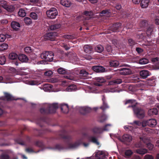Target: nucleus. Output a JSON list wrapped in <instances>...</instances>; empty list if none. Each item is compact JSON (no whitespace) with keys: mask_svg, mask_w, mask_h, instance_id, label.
I'll use <instances>...</instances> for the list:
<instances>
[{"mask_svg":"<svg viewBox=\"0 0 159 159\" xmlns=\"http://www.w3.org/2000/svg\"><path fill=\"white\" fill-rule=\"evenodd\" d=\"M58 107L57 103L48 104L46 105L44 107L41 108L40 109V111L42 114L46 115L55 113Z\"/></svg>","mask_w":159,"mask_h":159,"instance_id":"obj_1","label":"nucleus"},{"mask_svg":"<svg viewBox=\"0 0 159 159\" xmlns=\"http://www.w3.org/2000/svg\"><path fill=\"white\" fill-rule=\"evenodd\" d=\"M132 107L134 114L139 119H142L145 116V112L144 110L142 108L136 107L135 104L129 106L128 108Z\"/></svg>","mask_w":159,"mask_h":159,"instance_id":"obj_2","label":"nucleus"},{"mask_svg":"<svg viewBox=\"0 0 159 159\" xmlns=\"http://www.w3.org/2000/svg\"><path fill=\"white\" fill-rule=\"evenodd\" d=\"M4 96H2L0 97V105L2 107L5 105L7 101H10L15 100L14 97L8 93H4Z\"/></svg>","mask_w":159,"mask_h":159,"instance_id":"obj_3","label":"nucleus"},{"mask_svg":"<svg viewBox=\"0 0 159 159\" xmlns=\"http://www.w3.org/2000/svg\"><path fill=\"white\" fill-rule=\"evenodd\" d=\"M54 54L51 51H45L42 53L40 57L46 61H52L53 60Z\"/></svg>","mask_w":159,"mask_h":159,"instance_id":"obj_4","label":"nucleus"},{"mask_svg":"<svg viewBox=\"0 0 159 159\" xmlns=\"http://www.w3.org/2000/svg\"><path fill=\"white\" fill-rule=\"evenodd\" d=\"M46 14L48 18L51 19H54L58 15V12L56 8L53 7L47 10L46 11Z\"/></svg>","mask_w":159,"mask_h":159,"instance_id":"obj_5","label":"nucleus"},{"mask_svg":"<svg viewBox=\"0 0 159 159\" xmlns=\"http://www.w3.org/2000/svg\"><path fill=\"white\" fill-rule=\"evenodd\" d=\"M157 124V121L154 119H151L148 120H144L142 123V125L144 127L148 126L153 127Z\"/></svg>","mask_w":159,"mask_h":159,"instance_id":"obj_6","label":"nucleus"},{"mask_svg":"<svg viewBox=\"0 0 159 159\" xmlns=\"http://www.w3.org/2000/svg\"><path fill=\"white\" fill-rule=\"evenodd\" d=\"M111 124H107L102 129L101 128H99L97 127H95L93 128L92 129V132L94 134H100L101 133L102 130L105 131H108L109 129H107V127L108 126H111Z\"/></svg>","mask_w":159,"mask_h":159,"instance_id":"obj_7","label":"nucleus"},{"mask_svg":"<svg viewBox=\"0 0 159 159\" xmlns=\"http://www.w3.org/2000/svg\"><path fill=\"white\" fill-rule=\"evenodd\" d=\"M57 35V34L56 32L48 33L44 35V38L45 40L54 41Z\"/></svg>","mask_w":159,"mask_h":159,"instance_id":"obj_8","label":"nucleus"},{"mask_svg":"<svg viewBox=\"0 0 159 159\" xmlns=\"http://www.w3.org/2000/svg\"><path fill=\"white\" fill-rule=\"evenodd\" d=\"M122 24L120 23H116L110 26L109 29L113 32H119L121 29Z\"/></svg>","mask_w":159,"mask_h":159,"instance_id":"obj_9","label":"nucleus"},{"mask_svg":"<svg viewBox=\"0 0 159 159\" xmlns=\"http://www.w3.org/2000/svg\"><path fill=\"white\" fill-rule=\"evenodd\" d=\"M132 139V136L129 134H124L121 138L119 139L120 141L126 144L130 142Z\"/></svg>","mask_w":159,"mask_h":159,"instance_id":"obj_10","label":"nucleus"},{"mask_svg":"<svg viewBox=\"0 0 159 159\" xmlns=\"http://www.w3.org/2000/svg\"><path fill=\"white\" fill-rule=\"evenodd\" d=\"M92 69L97 73H103L105 72L106 69L102 66L95 65L92 67Z\"/></svg>","mask_w":159,"mask_h":159,"instance_id":"obj_11","label":"nucleus"},{"mask_svg":"<svg viewBox=\"0 0 159 159\" xmlns=\"http://www.w3.org/2000/svg\"><path fill=\"white\" fill-rule=\"evenodd\" d=\"M80 144L79 141H76L74 143H67V147L68 149H74L77 148Z\"/></svg>","mask_w":159,"mask_h":159,"instance_id":"obj_12","label":"nucleus"},{"mask_svg":"<svg viewBox=\"0 0 159 159\" xmlns=\"http://www.w3.org/2000/svg\"><path fill=\"white\" fill-rule=\"evenodd\" d=\"M18 56L17 54L15 53H10L9 55V59L11 60H15L13 62L16 66H18L19 64V62L17 60V59L18 58Z\"/></svg>","mask_w":159,"mask_h":159,"instance_id":"obj_13","label":"nucleus"},{"mask_svg":"<svg viewBox=\"0 0 159 159\" xmlns=\"http://www.w3.org/2000/svg\"><path fill=\"white\" fill-rule=\"evenodd\" d=\"M120 71V74L123 75H129L131 74V70L129 68H122L119 69Z\"/></svg>","mask_w":159,"mask_h":159,"instance_id":"obj_14","label":"nucleus"},{"mask_svg":"<svg viewBox=\"0 0 159 159\" xmlns=\"http://www.w3.org/2000/svg\"><path fill=\"white\" fill-rule=\"evenodd\" d=\"M11 28L15 31H17L20 27V25L19 23L14 21L11 22Z\"/></svg>","mask_w":159,"mask_h":159,"instance_id":"obj_15","label":"nucleus"},{"mask_svg":"<svg viewBox=\"0 0 159 159\" xmlns=\"http://www.w3.org/2000/svg\"><path fill=\"white\" fill-rule=\"evenodd\" d=\"M141 77L143 79H145L149 75V71L147 70H143L139 73Z\"/></svg>","mask_w":159,"mask_h":159,"instance_id":"obj_16","label":"nucleus"},{"mask_svg":"<svg viewBox=\"0 0 159 159\" xmlns=\"http://www.w3.org/2000/svg\"><path fill=\"white\" fill-rule=\"evenodd\" d=\"M92 111V109L88 107H83L80 110V111L81 114L85 115L87 113H89Z\"/></svg>","mask_w":159,"mask_h":159,"instance_id":"obj_17","label":"nucleus"},{"mask_svg":"<svg viewBox=\"0 0 159 159\" xmlns=\"http://www.w3.org/2000/svg\"><path fill=\"white\" fill-rule=\"evenodd\" d=\"M18 61L20 63V61L22 62H26L28 61V59L27 57L25 54H20L18 56Z\"/></svg>","mask_w":159,"mask_h":159,"instance_id":"obj_18","label":"nucleus"},{"mask_svg":"<svg viewBox=\"0 0 159 159\" xmlns=\"http://www.w3.org/2000/svg\"><path fill=\"white\" fill-rule=\"evenodd\" d=\"M84 52L86 53L90 54L93 52L92 46L89 45H85L84 47Z\"/></svg>","mask_w":159,"mask_h":159,"instance_id":"obj_19","label":"nucleus"},{"mask_svg":"<svg viewBox=\"0 0 159 159\" xmlns=\"http://www.w3.org/2000/svg\"><path fill=\"white\" fill-rule=\"evenodd\" d=\"M88 139L89 142L95 143L97 145H99L100 144L97 138L94 136H90L88 137Z\"/></svg>","mask_w":159,"mask_h":159,"instance_id":"obj_20","label":"nucleus"},{"mask_svg":"<svg viewBox=\"0 0 159 159\" xmlns=\"http://www.w3.org/2000/svg\"><path fill=\"white\" fill-rule=\"evenodd\" d=\"M61 111L64 113H67L69 111L68 106L66 104H61L60 105Z\"/></svg>","mask_w":159,"mask_h":159,"instance_id":"obj_21","label":"nucleus"},{"mask_svg":"<svg viewBox=\"0 0 159 159\" xmlns=\"http://www.w3.org/2000/svg\"><path fill=\"white\" fill-rule=\"evenodd\" d=\"M81 78L84 79H87L88 76L89 75L88 73L84 70H82L80 72Z\"/></svg>","mask_w":159,"mask_h":159,"instance_id":"obj_22","label":"nucleus"},{"mask_svg":"<svg viewBox=\"0 0 159 159\" xmlns=\"http://www.w3.org/2000/svg\"><path fill=\"white\" fill-rule=\"evenodd\" d=\"M61 27L60 24H56L49 26L48 28V30H54L59 28Z\"/></svg>","mask_w":159,"mask_h":159,"instance_id":"obj_23","label":"nucleus"},{"mask_svg":"<svg viewBox=\"0 0 159 159\" xmlns=\"http://www.w3.org/2000/svg\"><path fill=\"white\" fill-rule=\"evenodd\" d=\"M150 0H141L140 3L141 7L142 8H145L148 7Z\"/></svg>","mask_w":159,"mask_h":159,"instance_id":"obj_24","label":"nucleus"},{"mask_svg":"<svg viewBox=\"0 0 159 159\" xmlns=\"http://www.w3.org/2000/svg\"><path fill=\"white\" fill-rule=\"evenodd\" d=\"M158 110L156 108H154L150 109L148 111V114L151 116L154 115H157V114Z\"/></svg>","mask_w":159,"mask_h":159,"instance_id":"obj_25","label":"nucleus"},{"mask_svg":"<svg viewBox=\"0 0 159 159\" xmlns=\"http://www.w3.org/2000/svg\"><path fill=\"white\" fill-rule=\"evenodd\" d=\"M60 3L63 6L67 7H70L71 4V2L69 0H61Z\"/></svg>","mask_w":159,"mask_h":159,"instance_id":"obj_26","label":"nucleus"},{"mask_svg":"<svg viewBox=\"0 0 159 159\" xmlns=\"http://www.w3.org/2000/svg\"><path fill=\"white\" fill-rule=\"evenodd\" d=\"M65 55L70 59H73L76 58V54L75 53L70 52L66 53Z\"/></svg>","mask_w":159,"mask_h":159,"instance_id":"obj_27","label":"nucleus"},{"mask_svg":"<svg viewBox=\"0 0 159 159\" xmlns=\"http://www.w3.org/2000/svg\"><path fill=\"white\" fill-rule=\"evenodd\" d=\"M105 99L104 98H102V100L103 101V105L100 107V108L103 111H104L106 109L109 108V106L107 105V104L105 102Z\"/></svg>","mask_w":159,"mask_h":159,"instance_id":"obj_28","label":"nucleus"},{"mask_svg":"<svg viewBox=\"0 0 159 159\" xmlns=\"http://www.w3.org/2000/svg\"><path fill=\"white\" fill-rule=\"evenodd\" d=\"M137 153L141 155H143L148 152V150L145 148H139L136 150Z\"/></svg>","mask_w":159,"mask_h":159,"instance_id":"obj_29","label":"nucleus"},{"mask_svg":"<svg viewBox=\"0 0 159 159\" xmlns=\"http://www.w3.org/2000/svg\"><path fill=\"white\" fill-rule=\"evenodd\" d=\"M104 50V47L101 45H98L95 48V51L99 53H101Z\"/></svg>","mask_w":159,"mask_h":159,"instance_id":"obj_30","label":"nucleus"},{"mask_svg":"<svg viewBox=\"0 0 159 159\" xmlns=\"http://www.w3.org/2000/svg\"><path fill=\"white\" fill-rule=\"evenodd\" d=\"M109 64L111 67H116L119 65V63L117 60H111L109 62Z\"/></svg>","mask_w":159,"mask_h":159,"instance_id":"obj_31","label":"nucleus"},{"mask_svg":"<svg viewBox=\"0 0 159 159\" xmlns=\"http://www.w3.org/2000/svg\"><path fill=\"white\" fill-rule=\"evenodd\" d=\"M46 117H40L37 119V123L39 124L41 127H42V125L40 124L42 122H45L46 121Z\"/></svg>","mask_w":159,"mask_h":159,"instance_id":"obj_32","label":"nucleus"},{"mask_svg":"<svg viewBox=\"0 0 159 159\" xmlns=\"http://www.w3.org/2000/svg\"><path fill=\"white\" fill-rule=\"evenodd\" d=\"M5 9L8 12H12L14 11L15 8L12 5H7Z\"/></svg>","mask_w":159,"mask_h":159,"instance_id":"obj_33","label":"nucleus"},{"mask_svg":"<svg viewBox=\"0 0 159 159\" xmlns=\"http://www.w3.org/2000/svg\"><path fill=\"white\" fill-rule=\"evenodd\" d=\"M153 30V27L152 26H150L146 30V34L148 37H149L152 34Z\"/></svg>","mask_w":159,"mask_h":159,"instance_id":"obj_34","label":"nucleus"},{"mask_svg":"<svg viewBox=\"0 0 159 159\" xmlns=\"http://www.w3.org/2000/svg\"><path fill=\"white\" fill-rule=\"evenodd\" d=\"M30 17L34 20H37L38 19V15L34 12L30 13L29 15Z\"/></svg>","mask_w":159,"mask_h":159,"instance_id":"obj_35","label":"nucleus"},{"mask_svg":"<svg viewBox=\"0 0 159 159\" xmlns=\"http://www.w3.org/2000/svg\"><path fill=\"white\" fill-rule=\"evenodd\" d=\"M18 14L19 16L22 17L25 16L26 15L25 10L22 8L20 9Z\"/></svg>","mask_w":159,"mask_h":159,"instance_id":"obj_36","label":"nucleus"},{"mask_svg":"<svg viewBox=\"0 0 159 159\" xmlns=\"http://www.w3.org/2000/svg\"><path fill=\"white\" fill-rule=\"evenodd\" d=\"M24 21L25 23L27 25H30L32 23L31 19L29 17H25L24 18Z\"/></svg>","mask_w":159,"mask_h":159,"instance_id":"obj_37","label":"nucleus"},{"mask_svg":"<svg viewBox=\"0 0 159 159\" xmlns=\"http://www.w3.org/2000/svg\"><path fill=\"white\" fill-rule=\"evenodd\" d=\"M8 45L7 43H3L0 45V51L5 50L8 48Z\"/></svg>","mask_w":159,"mask_h":159,"instance_id":"obj_38","label":"nucleus"},{"mask_svg":"<svg viewBox=\"0 0 159 159\" xmlns=\"http://www.w3.org/2000/svg\"><path fill=\"white\" fill-rule=\"evenodd\" d=\"M96 157L98 159H103L105 157L104 154L103 152H99L96 154Z\"/></svg>","mask_w":159,"mask_h":159,"instance_id":"obj_39","label":"nucleus"},{"mask_svg":"<svg viewBox=\"0 0 159 159\" xmlns=\"http://www.w3.org/2000/svg\"><path fill=\"white\" fill-rule=\"evenodd\" d=\"M106 49L109 53L110 54H112V50L111 46L109 45H107L105 47Z\"/></svg>","mask_w":159,"mask_h":159,"instance_id":"obj_40","label":"nucleus"},{"mask_svg":"<svg viewBox=\"0 0 159 159\" xmlns=\"http://www.w3.org/2000/svg\"><path fill=\"white\" fill-rule=\"evenodd\" d=\"M64 38L68 39H73L75 38V35L70 34H65L63 35Z\"/></svg>","mask_w":159,"mask_h":159,"instance_id":"obj_41","label":"nucleus"},{"mask_svg":"<svg viewBox=\"0 0 159 159\" xmlns=\"http://www.w3.org/2000/svg\"><path fill=\"white\" fill-rule=\"evenodd\" d=\"M32 10L34 11L33 12L36 13L37 15H39V14L41 13V10L38 7H33Z\"/></svg>","mask_w":159,"mask_h":159,"instance_id":"obj_42","label":"nucleus"},{"mask_svg":"<svg viewBox=\"0 0 159 159\" xmlns=\"http://www.w3.org/2000/svg\"><path fill=\"white\" fill-rule=\"evenodd\" d=\"M6 59L4 56L0 57V65H3L5 63Z\"/></svg>","mask_w":159,"mask_h":159,"instance_id":"obj_43","label":"nucleus"},{"mask_svg":"<svg viewBox=\"0 0 159 159\" xmlns=\"http://www.w3.org/2000/svg\"><path fill=\"white\" fill-rule=\"evenodd\" d=\"M57 72L61 74H65L66 72V70L62 68H59L57 70Z\"/></svg>","mask_w":159,"mask_h":159,"instance_id":"obj_44","label":"nucleus"},{"mask_svg":"<svg viewBox=\"0 0 159 159\" xmlns=\"http://www.w3.org/2000/svg\"><path fill=\"white\" fill-rule=\"evenodd\" d=\"M107 119L106 116L104 114H102L100 117L98 119V121L100 122H103Z\"/></svg>","mask_w":159,"mask_h":159,"instance_id":"obj_45","label":"nucleus"},{"mask_svg":"<svg viewBox=\"0 0 159 159\" xmlns=\"http://www.w3.org/2000/svg\"><path fill=\"white\" fill-rule=\"evenodd\" d=\"M76 88V86L75 85L73 84L69 85L67 88V89L68 91H72L75 90Z\"/></svg>","mask_w":159,"mask_h":159,"instance_id":"obj_46","label":"nucleus"},{"mask_svg":"<svg viewBox=\"0 0 159 159\" xmlns=\"http://www.w3.org/2000/svg\"><path fill=\"white\" fill-rule=\"evenodd\" d=\"M133 152L130 150H127L125 152V155L126 157H129L131 156Z\"/></svg>","mask_w":159,"mask_h":159,"instance_id":"obj_47","label":"nucleus"},{"mask_svg":"<svg viewBox=\"0 0 159 159\" xmlns=\"http://www.w3.org/2000/svg\"><path fill=\"white\" fill-rule=\"evenodd\" d=\"M148 62V60L147 59L143 58L139 60V63L140 64H147Z\"/></svg>","mask_w":159,"mask_h":159,"instance_id":"obj_48","label":"nucleus"},{"mask_svg":"<svg viewBox=\"0 0 159 159\" xmlns=\"http://www.w3.org/2000/svg\"><path fill=\"white\" fill-rule=\"evenodd\" d=\"M55 148L59 150H61L65 149V148L63 145L60 144H58L55 146Z\"/></svg>","mask_w":159,"mask_h":159,"instance_id":"obj_49","label":"nucleus"},{"mask_svg":"<svg viewBox=\"0 0 159 159\" xmlns=\"http://www.w3.org/2000/svg\"><path fill=\"white\" fill-rule=\"evenodd\" d=\"M7 5V2L3 0L0 1V7H2L5 9Z\"/></svg>","mask_w":159,"mask_h":159,"instance_id":"obj_50","label":"nucleus"},{"mask_svg":"<svg viewBox=\"0 0 159 159\" xmlns=\"http://www.w3.org/2000/svg\"><path fill=\"white\" fill-rule=\"evenodd\" d=\"M24 51L26 53H30L33 51V50L30 47H27L25 48Z\"/></svg>","mask_w":159,"mask_h":159,"instance_id":"obj_51","label":"nucleus"},{"mask_svg":"<svg viewBox=\"0 0 159 159\" xmlns=\"http://www.w3.org/2000/svg\"><path fill=\"white\" fill-rule=\"evenodd\" d=\"M128 43L130 46H133L135 45V42L132 39H128Z\"/></svg>","mask_w":159,"mask_h":159,"instance_id":"obj_52","label":"nucleus"},{"mask_svg":"<svg viewBox=\"0 0 159 159\" xmlns=\"http://www.w3.org/2000/svg\"><path fill=\"white\" fill-rule=\"evenodd\" d=\"M8 72L13 74H16L17 71L13 67H10L8 70Z\"/></svg>","mask_w":159,"mask_h":159,"instance_id":"obj_53","label":"nucleus"},{"mask_svg":"<svg viewBox=\"0 0 159 159\" xmlns=\"http://www.w3.org/2000/svg\"><path fill=\"white\" fill-rule=\"evenodd\" d=\"M61 137L65 140H66L67 142L70 141L71 137H70L68 135H63L61 136Z\"/></svg>","mask_w":159,"mask_h":159,"instance_id":"obj_54","label":"nucleus"},{"mask_svg":"<svg viewBox=\"0 0 159 159\" xmlns=\"http://www.w3.org/2000/svg\"><path fill=\"white\" fill-rule=\"evenodd\" d=\"M97 81L100 83H103L105 81V80L102 77H97L96 78Z\"/></svg>","mask_w":159,"mask_h":159,"instance_id":"obj_55","label":"nucleus"},{"mask_svg":"<svg viewBox=\"0 0 159 159\" xmlns=\"http://www.w3.org/2000/svg\"><path fill=\"white\" fill-rule=\"evenodd\" d=\"M136 101L134 99H129L127 100L125 102V104L126 105L128 104H132L133 103L135 102Z\"/></svg>","mask_w":159,"mask_h":159,"instance_id":"obj_56","label":"nucleus"},{"mask_svg":"<svg viewBox=\"0 0 159 159\" xmlns=\"http://www.w3.org/2000/svg\"><path fill=\"white\" fill-rule=\"evenodd\" d=\"M109 11L110 10L108 9L103 10L101 12L100 14L102 15H104V14H106L107 15H109L110 13Z\"/></svg>","mask_w":159,"mask_h":159,"instance_id":"obj_57","label":"nucleus"},{"mask_svg":"<svg viewBox=\"0 0 159 159\" xmlns=\"http://www.w3.org/2000/svg\"><path fill=\"white\" fill-rule=\"evenodd\" d=\"M15 142L21 145H24V143L23 141L20 139H16L15 140Z\"/></svg>","mask_w":159,"mask_h":159,"instance_id":"obj_58","label":"nucleus"},{"mask_svg":"<svg viewBox=\"0 0 159 159\" xmlns=\"http://www.w3.org/2000/svg\"><path fill=\"white\" fill-rule=\"evenodd\" d=\"M6 39V36L3 34H0V42H4Z\"/></svg>","mask_w":159,"mask_h":159,"instance_id":"obj_59","label":"nucleus"},{"mask_svg":"<svg viewBox=\"0 0 159 159\" xmlns=\"http://www.w3.org/2000/svg\"><path fill=\"white\" fill-rule=\"evenodd\" d=\"M53 74L51 70H48L46 71L44 73V75L46 76H51Z\"/></svg>","mask_w":159,"mask_h":159,"instance_id":"obj_60","label":"nucleus"},{"mask_svg":"<svg viewBox=\"0 0 159 159\" xmlns=\"http://www.w3.org/2000/svg\"><path fill=\"white\" fill-rule=\"evenodd\" d=\"M115 84H119L121 83L122 80L121 79H118L114 80Z\"/></svg>","mask_w":159,"mask_h":159,"instance_id":"obj_61","label":"nucleus"},{"mask_svg":"<svg viewBox=\"0 0 159 159\" xmlns=\"http://www.w3.org/2000/svg\"><path fill=\"white\" fill-rule=\"evenodd\" d=\"M136 51L139 54H140L143 52V50L141 48L137 47L136 48Z\"/></svg>","mask_w":159,"mask_h":159,"instance_id":"obj_62","label":"nucleus"},{"mask_svg":"<svg viewBox=\"0 0 159 159\" xmlns=\"http://www.w3.org/2000/svg\"><path fill=\"white\" fill-rule=\"evenodd\" d=\"M9 157L7 154H2L1 156V159H9Z\"/></svg>","mask_w":159,"mask_h":159,"instance_id":"obj_63","label":"nucleus"},{"mask_svg":"<svg viewBox=\"0 0 159 159\" xmlns=\"http://www.w3.org/2000/svg\"><path fill=\"white\" fill-rule=\"evenodd\" d=\"M144 159H153V157L151 155L147 154L145 156Z\"/></svg>","mask_w":159,"mask_h":159,"instance_id":"obj_64","label":"nucleus"}]
</instances>
